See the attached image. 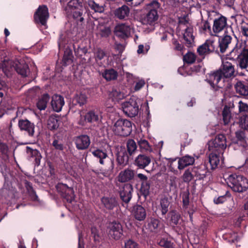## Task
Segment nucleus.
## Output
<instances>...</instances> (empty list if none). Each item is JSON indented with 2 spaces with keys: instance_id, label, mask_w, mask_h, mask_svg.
<instances>
[{
  "instance_id": "60",
  "label": "nucleus",
  "mask_w": 248,
  "mask_h": 248,
  "mask_svg": "<svg viewBox=\"0 0 248 248\" xmlns=\"http://www.w3.org/2000/svg\"><path fill=\"white\" fill-rule=\"evenodd\" d=\"M226 201V197L225 196H222L216 198L214 200V202L216 204L222 203Z\"/></svg>"
},
{
  "instance_id": "32",
  "label": "nucleus",
  "mask_w": 248,
  "mask_h": 248,
  "mask_svg": "<svg viewBox=\"0 0 248 248\" xmlns=\"http://www.w3.org/2000/svg\"><path fill=\"white\" fill-rule=\"evenodd\" d=\"M160 228V221L158 219L152 218L148 224V229L151 232H156Z\"/></svg>"
},
{
  "instance_id": "43",
  "label": "nucleus",
  "mask_w": 248,
  "mask_h": 248,
  "mask_svg": "<svg viewBox=\"0 0 248 248\" xmlns=\"http://www.w3.org/2000/svg\"><path fill=\"white\" fill-rule=\"evenodd\" d=\"M126 146L127 151L130 155L134 154L137 150V144L133 140H129L127 142Z\"/></svg>"
},
{
  "instance_id": "49",
  "label": "nucleus",
  "mask_w": 248,
  "mask_h": 248,
  "mask_svg": "<svg viewBox=\"0 0 248 248\" xmlns=\"http://www.w3.org/2000/svg\"><path fill=\"white\" fill-rule=\"evenodd\" d=\"M200 31L203 33L211 32V27L208 21H203L201 23L200 27Z\"/></svg>"
},
{
  "instance_id": "23",
  "label": "nucleus",
  "mask_w": 248,
  "mask_h": 248,
  "mask_svg": "<svg viewBox=\"0 0 248 248\" xmlns=\"http://www.w3.org/2000/svg\"><path fill=\"white\" fill-rule=\"evenodd\" d=\"M149 156L145 155H139L135 159V165L140 169H144L151 163Z\"/></svg>"
},
{
  "instance_id": "34",
  "label": "nucleus",
  "mask_w": 248,
  "mask_h": 248,
  "mask_svg": "<svg viewBox=\"0 0 248 248\" xmlns=\"http://www.w3.org/2000/svg\"><path fill=\"white\" fill-rule=\"evenodd\" d=\"M102 77L107 81L115 79L117 73L113 69H106L102 73Z\"/></svg>"
},
{
  "instance_id": "56",
  "label": "nucleus",
  "mask_w": 248,
  "mask_h": 248,
  "mask_svg": "<svg viewBox=\"0 0 248 248\" xmlns=\"http://www.w3.org/2000/svg\"><path fill=\"white\" fill-rule=\"evenodd\" d=\"M98 29L100 31L102 36L107 37L110 33V30L108 27L100 26Z\"/></svg>"
},
{
  "instance_id": "2",
  "label": "nucleus",
  "mask_w": 248,
  "mask_h": 248,
  "mask_svg": "<svg viewBox=\"0 0 248 248\" xmlns=\"http://www.w3.org/2000/svg\"><path fill=\"white\" fill-rule=\"evenodd\" d=\"M227 183L233 191L238 192H242L248 188V179L241 175L233 174L230 175L227 179Z\"/></svg>"
},
{
  "instance_id": "31",
  "label": "nucleus",
  "mask_w": 248,
  "mask_h": 248,
  "mask_svg": "<svg viewBox=\"0 0 248 248\" xmlns=\"http://www.w3.org/2000/svg\"><path fill=\"white\" fill-rule=\"evenodd\" d=\"M232 37L230 35H225L219 41V47L221 52H224L231 43Z\"/></svg>"
},
{
  "instance_id": "42",
  "label": "nucleus",
  "mask_w": 248,
  "mask_h": 248,
  "mask_svg": "<svg viewBox=\"0 0 248 248\" xmlns=\"http://www.w3.org/2000/svg\"><path fill=\"white\" fill-rule=\"evenodd\" d=\"M73 60V55L71 50L66 49L64 51L62 62L64 65H68L72 63Z\"/></svg>"
},
{
  "instance_id": "27",
  "label": "nucleus",
  "mask_w": 248,
  "mask_h": 248,
  "mask_svg": "<svg viewBox=\"0 0 248 248\" xmlns=\"http://www.w3.org/2000/svg\"><path fill=\"white\" fill-rule=\"evenodd\" d=\"M108 96L109 98L111 99L112 102L116 103L124 98L125 95L120 90L113 89L109 93Z\"/></svg>"
},
{
  "instance_id": "18",
  "label": "nucleus",
  "mask_w": 248,
  "mask_h": 248,
  "mask_svg": "<svg viewBox=\"0 0 248 248\" xmlns=\"http://www.w3.org/2000/svg\"><path fill=\"white\" fill-rule=\"evenodd\" d=\"M131 215L137 220L143 221L146 218V212L142 206L137 204L133 207Z\"/></svg>"
},
{
  "instance_id": "29",
  "label": "nucleus",
  "mask_w": 248,
  "mask_h": 248,
  "mask_svg": "<svg viewBox=\"0 0 248 248\" xmlns=\"http://www.w3.org/2000/svg\"><path fill=\"white\" fill-rule=\"evenodd\" d=\"M129 14V9L126 5L117 9L115 11V15L118 18L122 19L127 17Z\"/></svg>"
},
{
  "instance_id": "45",
  "label": "nucleus",
  "mask_w": 248,
  "mask_h": 248,
  "mask_svg": "<svg viewBox=\"0 0 248 248\" xmlns=\"http://www.w3.org/2000/svg\"><path fill=\"white\" fill-rule=\"evenodd\" d=\"M160 210L162 213V214L164 215H165L168 211V207L170 205V202L168 199L167 198H163L160 201Z\"/></svg>"
},
{
  "instance_id": "63",
  "label": "nucleus",
  "mask_w": 248,
  "mask_h": 248,
  "mask_svg": "<svg viewBox=\"0 0 248 248\" xmlns=\"http://www.w3.org/2000/svg\"><path fill=\"white\" fill-rule=\"evenodd\" d=\"M145 84V82L143 80H139L136 84L135 90L138 91L140 90Z\"/></svg>"
},
{
  "instance_id": "1",
  "label": "nucleus",
  "mask_w": 248,
  "mask_h": 248,
  "mask_svg": "<svg viewBox=\"0 0 248 248\" xmlns=\"http://www.w3.org/2000/svg\"><path fill=\"white\" fill-rule=\"evenodd\" d=\"M65 11L68 14L72 15L77 21L82 22L84 20L82 14L87 10L86 7L79 0H71L65 7Z\"/></svg>"
},
{
  "instance_id": "38",
  "label": "nucleus",
  "mask_w": 248,
  "mask_h": 248,
  "mask_svg": "<svg viewBox=\"0 0 248 248\" xmlns=\"http://www.w3.org/2000/svg\"><path fill=\"white\" fill-rule=\"evenodd\" d=\"M236 92L242 95H248V87L241 82H237L235 85Z\"/></svg>"
},
{
  "instance_id": "30",
  "label": "nucleus",
  "mask_w": 248,
  "mask_h": 248,
  "mask_svg": "<svg viewBox=\"0 0 248 248\" xmlns=\"http://www.w3.org/2000/svg\"><path fill=\"white\" fill-rule=\"evenodd\" d=\"M102 203L108 209H112L117 205V202L114 198L103 197L101 199Z\"/></svg>"
},
{
  "instance_id": "47",
  "label": "nucleus",
  "mask_w": 248,
  "mask_h": 248,
  "mask_svg": "<svg viewBox=\"0 0 248 248\" xmlns=\"http://www.w3.org/2000/svg\"><path fill=\"white\" fill-rule=\"evenodd\" d=\"M169 217H170L171 223L177 225L180 218V215L175 211H172L169 213Z\"/></svg>"
},
{
  "instance_id": "40",
  "label": "nucleus",
  "mask_w": 248,
  "mask_h": 248,
  "mask_svg": "<svg viewBox=\"0 0 248 248\" xmlns=\"http://www.w3.org/2000/svg\"><path fill=\"white\" fill-rule=\"evenodd\" d=\"M138 144L142 151L151 152L152 149L147 140L141 139L138 141Z\"/></svg>"
},
{
  "instance_id": "50",
  "label": "nucleus",
  "mask_w": 248,
  "mask_h": 248,
  "mask_svg": "<svg viewBox=\"0 0 248 248\" xmlns=\"http://www.w3.org/2000/svg\"><path fill=\"white\" fill-rule=\"evenodd\" d=\"M196 56L192 52H188L184 56V61L187 63H192L195 62Z\"/></svg>"
},
{
  "instance_id": "64",
  "label": "nucleus",
  "mask_w": 248,
  "mask_h": 248,
  "mask_svg": "<svg viewBox=\"0 0 248 248\" xmlns=\"http://www.w3.org/2000/svg\"><path fill=\"white\" fill-rule=\"evenodd\" d=\"M173 44L174 46V49L177 50H181L183 48V46L179 44L176 40H173Z\"/></svg>"
},
{
  "instance_id": "62",
  "label": "nucleus",
  "mask_w": 248,
  "mask_h": 248,
  "mask_svg": "<svg viewBox=\"0 0 248 248\" xmlns=\"http://www.w3.org/2000/svg\"><path fill=\"white\" fill-rule=\"evenodd\" d=\"M53 145L57 150H63V145L61 143L57 140H55L53 142Z\"/></svg>"
},
{
  "instance_id": "4",
  "label": "nucleus",
  "mask_w": 248,
  "mask_h": 248,
  "mask_svg": "<svg viewBox=\"0 0 248 248\" xmlns=\"http://www.w3.org/2000/svg\"><path fill=\"white\" fill-rule=\"evenodd\" d=\"M112 130L116 135L127 136L132 131V124L127 120L119 119L114 124Z\"/></svg>"
},
{
  "instance_id": "10",
  "label": "nucleus",
  "mask_w": 248,
  "mask_h": 248,
  "mask_svg": "<svg viewBox=\"0 0 248 248\" xmlns=\"http://www.w3.org/2000/svg\"><path fill=\"white\" fill-rule=\"evenodd\" d=\"M215 49L214 41L212 39H208L197 48V53L198 55L204 58L205 56L212 52Z\"/></svg>"
},
{
  "instance_id": "51",
  "label": "nucleus",
  "mask_w": 248,
  "mask_h": 248,
  "mask_svg": "<svg viewBox=\"0 0 248 248\" xmlns=\"http://www.w3.org/2000/svg\"><path fill=\"white\" fill-rule=\"evenodd\" d=\"M31 154L32 157L34 158L36 164L38 166L40 163V160L42 158L41 155L39 152L37 150H31Z\"/></svg>"
},
{
  "instance_id": "19",
  "label": "nucleus",
  "mask_w": 248,
  "mask_h": 248,
  "mask_svg": "<svg viewBox=\"0 0 248 248\" xmlns=\"http://www.w3.org/2000/svg\"><path fill=\"white\" fill-rule=\"evenodd\" d=\"M132 190L133 188L131 185L128 184L124 185L119 191L121 198L124 202H129L132 197Z\"/></svg>"
},
{
  "instance_id": "48",
  "label": "nucleus",
  "mask_w": 248,
  "mask_h": 248,
  "mask_svg": "<svg viewBox=\"0 0 248 248\" xmlns=\"http://www.w3.org/2000/svg\"><path fill=\"white\" fill-rule=\"evenodd\" d=\"M222 116L224 124H228L230 122L231 116L230 108L226 106L224 108L223 110Z\"/></svg>"
},
{
  "instance_id": "41",
  "label": "nucleus",
  "mask_w": 248,
  "mask_h": 248,
  "mask_svg": "<svg viewBox=\"0 0 248 248\" xmlns=\"http://www.w3.org/2000/svg\"><path fill=\"white\" fill-rule=\"evenodd\" d=\"M87 97L83 93H77L73 98V102H76L80 106L83 105L87 102Z\"/></svg>"
},
{
  "instance_id": "22",
  "label": "nucleus",
  "mask_w": 248,
  "mask_h": 248,
  "mask_svg": "<svg viewBox=\"0 0 248 248\" xmlns=\"http://www.w3.org/2000/svg\"><path fill=\"white\" fill-rule=\"evenodd\" d=\"M75 143L78 149L84 150L89 147L90 144V140L88 136L81 135L76 138Z\"/></svg>"
},
{
  "instance_id": "6",
  "label": "nucleus",
  "mask_w": 248,
  "mask_h": 248,
  "mask_svg": "<svg viewBox=\"0 0 248 248\" xmlns=\"http://www.w3.org/2000/svg\"><path fill=\"white\" fill-rule=\"evenodd\" d=\"M227 146L226 138L224 135L219 134L215 139L208 142V149L210 152H219L223 153Z\"/></svg>"
},
{
  "instance_id": "24",
  "label": "nucleus",
  "mask_w": 248,
  "mask_h": 248,
  "mask_svg": "<svg viewBox=\"0 0 248 248\" xmlns=\"http://www.w3.org/2000/svg\"><path fill=\"white\" fill-rule=\"evenodd\" d=\"M227 25V20L225 17L221 16L216 19L214 22L213 30L215 33H219L223 30Z\"/></svg>"
},
{
  "instance_id": "58",
  "label": "nucleus",
  "mask_w": 248,
  "mask_h": 248,
  "mask_svg": "<svg viewBox=\"0 0 248 248\" xmlns=\"http://www.w3.org/2000/svg\"><path fill=\"white\" fill-rule=\"evenodd\" d=\"M159 244L161 246L165 247L166 248H170L172 247L171 243L170 241L164 238L160 240V241L159 242Z\"/></svg>"
},
{
  "instance_id": "26",
  "label": "nucleus",
  "mask_w": 248,
  "mask_h": 248,
  "mask_svg": "<svg viewBox=\"0 0 248 248\" xmlns=\"http://www.w3.org/2000/svg\"><path fill=\"white\" fill-rule=\"evenodd\" d=\"M129 157L124 148H121L117 154V161L119 164L125 166L128 162Z\"/></svg>"
},
{
  "instance_id": "55",
  "label": "nucleus",
  "mask_w": 248,
  "mask_h": 248,
  "mask_svg": "<svg viewBox=\"0 0 248 248\" xmlns=\"http://www.w3.org/2000/svg\"><path fill=\"white\" fill-rule=\"evenodd\" d=\"M92 234L94 238L95 241H99L101 239V235L99 231L95 227H92L91 229Z\"/></svg>"
},
{
  "instance_id": "14",
  "label": "nucleus",
  "mask_w": 248,
  "mask_h": 248,
  "mask_svg": "<svg viewBox=\"0 0 248 248\" xmlns=\"http://www.w3.org/2000/svg\"><path fill=\"white\" fill-rule=\"evenodd\" d=\"M218 71L221 73L224 80L225 78H230L234 76V69L233 66L227 58L222 60V68Z\"/></svg>"
},
{
  "instance_id": "52",
  "label": "nucleus",
  "mask_w": 248,
  "mask_h": 248,
  "mask_svg": "<svg viewBox=\"0 0 248 248\" xmlns=\"http://www.w3.org/2000/svg\"><path fill=\"white\" fill-rule=\"evenodd\" d=\"M239 110L240 113L244 116L248 115V105L242 101H239Z\"/></svg>"
},
{
  "instance_id": "15",
  "label": "nucleus",
  "mask_w": 248,
  "mask_h": 248,
  "mask_svg": "<svg viewBox=\"0 0 248 248\" xmlns=\"http://www.w3.org/2000/svg\"><path fill=\"white\" fill-rule=\"evenodd\" d=\"M135 176L134 171L131 169H126L120 172L117 176L116 180L117 181L116 186H119V183L128 182L134 179Z\"/></svg>"
},
{
  "instance_id": "21",
  "label": "nucleus",
  "mask_w": 248,
  "mask_h": 248,
  "mask_svg": "<svg viewBox=\"0 0 248 248\" xmlns=\"http://www.w3.org/2000/svg\"><path fill=\"white\" fill-rule=\"evenodd\" d=\"M61 188L64 190L62 192V196L67 200V202H71L75 199V195L73 189L69 187H68L66 185L62 184H59L57 186V189Z\"/></svg>"
},
{
  "instance_id": "5",
  "label": "nucleus",
  "mask_w": 248,
  "mask_h": 248,
  "mask_svg": "<svg viewBox=\"0 0 248 248\" xmlns=\"http://www.w3.org/2000/svg\"><path fill=\"white\" fill-rule=\"evenodd\" d=\"M183 20L182 19L179 21L177 28L178 32L180 35H183L184 39L188 44H191L194 40L193 29L187 21Z\"/></svg>"
},
{
  "instance_id": "28",
  "label": "nucleus",
  "mask_w": 248,
  "mask_h": 248,
  "mask_svg": "<svg viewBox=\"0 0 248 248\" xmlns=\"http://www.w3.org/2000/svg\"><path fill=\"white\" fill-rule=\"evenodd\" d=\"M194 158L189 155H185L179 158L178 168L182 170L186 167L192 165L194 162Z\"/></svg>"
},
{
  "instance_id": "36",
  "label": "nucleus",
  "mask_w": 248,
  "mask_h": 248,
  "mask_svg": "<svg viewBox=\"0 0 248 248\" xmlns=\"http://www.w3.org/2000/svg\"><path fill=\"white\" fill-rule=\"evenodd\" d=\"M49 100V97L48 94H44L39 98L37 103V107L40 110H44Z\"/></svg>"
},
{
  "instance_id": "12",
  "label": "nucleus",
  "mask_w": 248,
  "mask_h": 248,
  "mask_svg": "<svg viewBox=\"0 0 248 248\" xmlns=\"http://www.w3.org/2000/svg\"><path fill=\"white\" fill-rule=\"evenodd\" d=\"M99 112L95 110H91L87 112L85 115L80 114V118L78 124L82 126L85 125L87 123L96 122L99 118Z\"/></svg>"
},
{
  "instance_id": "57",
  "label": "nucleus",
  "mask_w": 248,
  "mask_h": 248,
  "mask_svg": "<svg viewBox=\"0 0 248 248\" xmlns=\"http://www.w3.org/2000/svg\"><path fill=\"white\" fill-rule=\"evenodd\" d=\"M108 162L109 163V166H108V169L106 171L103 172L104 175L106 177L109 176L111 175L112 170L114 168V164L113 161L111 160H109Z\"/></svg>"
},
{
  "instance_id": "8",
  "label": "nucleus",
  "mask_w": 248,
  "mask_h": 248,
  "mask_svg": "<svg viewBox=\"0 0 248 248\" xmlns=\"http://www.w3.org/2000/svg\"><path fill=\"white\" fill-rule=\"evenodd\" d=\"M205 80L211 87L216 90L218 88H222L224 86L225 81L224 78L218 71L208 74Z\"/></svg>"
},
{
  "instance_id": "35",
  "label": "nucleus",
  "mask_w": 248,
  "mask_h": 248,
  "mask_svg": "<svg viewBox=\"0 0 248 248\" xmlns=\"http://www.w3.org/2000/svg\"><path fill=\"white\" fill-rule=\"evenodd\" d=\"M60 124L59 118L54 115L50 116L47 121V126L50 130L57 129Z\"/></svg>"
},
{
  "instance_id": "33",
  "label": "nucleus",
  "mask_w": 248,
  "mask_h": 248,
  "mask_svg": "<svg viewBox=\"0 0 248 248\" xmlns=\"http://www.w3.org/2000/svg\"><path fill=\"white\" fill-rule=\"evenodd\" d=\"M197 169L186 170L182 176V179L185 182L188 183L194 177V176H198L197 174Z\"/></svg>"
},
{
  "instance_id": "54",
  "label": "nucleus",
  "mask_w": 248,
  "mask_h": 248,
  "mask_svg": "<svg viewBox=\"0 0 248 248\" xmlns=\"http://www.w3.org/2000/svg\"><path fill=\"white\" fill-rule=\"evenodd\" d=\"M240 125L242 128L248 130V115L243 116L240 118Z\"/></svg>"
},
{
  "instance_id": "9",
  "label": "nucleus",
  "mask_w": 248,
  "mask_h": 248,
  "mask_svg": "<svg viewBox=\"0 0 248 248\" xmlns=\"http://www.w3.org/2000/svg\"><path fill=\"white\" fill-rule=\"evenodd\" d=\"M230 54L231 56H237L239 65L241 68L245 69L248 67V49L244 48L241 50L236 47L231 51Z\"/></svg>"
},
{
  "instance_id": "59",
  "label": "nucleus",
  "mask_w": 248,
  "mask_h": 248,
  "mask_svg": "<svg viewBox=\"0 0 248 248\" xmlns=\"http://www.w3.org/2000/svg\"><path fill=\"white\" fill-rule=\"evenodd\" d=\"M149 49V46H145V49H144V46L142 45H140L139 46L138 49L137 50V52L139 54H144L146 53L148 49Z\"/></svg>"
},
{
  "instance_id": "39",
  "label": "nucleus",
  "mask_w": 248,
  "mask_h": 248,
  "mask_svg": "<svg viewBox=\"0 0 248 248\" xmlns=\"http://www.w3.org/2000/svg\"><path fill=\"white\" fill-rule=\"evenodd\" d=\"M93 155L99 159V162L101 164H104V160L108 157L107 153L100 149H96L92 151Z\"/></svg>"
},
{
  "instance_id": "17",
  "label": "nucleus",
  "mask_w": 248,
  "mask_h": 248,
  "mask_svg": "<svg viewBox=\"0 0 248 248\" xmlns=\"http://www.w3.org/2000/svg\"><path fill=\"white\" fill-rule=\"evenodd\" d=\"M18 124L21 131H25L30 136L34 135L35 126L33 123L27 119L20 120Z\"/></svg>"
},
{
  "instance_id": "20",
  "label": "nucleus",
  "mask_w": 248,
  "mask_h": 248,
  "mask_svg": "<svg viewBox=\"0 0 248 248\" xmlns=\"http://www.w3.org/2000/svg\"><path fill=\"white\" fill-rule=\"evenodd\" d=\"M51 105L53 109L56 112L61 111L62 107L64 105V101L62 96L54 94L52 97Z\"/></svg>"
},
{
  "instance_id": "25",
  "label": "nucleus",
  "mask_w": 248,
  "mask_h": 248,
  "mask_svg": "<svg viewBox=\"0 0 248 248\" xmlns=\"http://www.w3.org/2000/svg\"><path fill=\"white\" fill-rule=\"evenodd\" d=\"M209 155V161L211 165V169L216 168L218 165L220 159H222V155L223 153H220L219 152H211Z\"/></svg>"
},
{
  "instance_id": "61",
  "label": "nucleus",
  "mask_w": 248,
  "mask_h": 248,
  "mask_svg": "<svg viewBox=\"0 0 248 248\" xmlns=\"http://www.w3.org/2000/svg\"><path fill=\"white\" fill-rule=\"evenodd\" d=\"M8 152V147L4 143H0V155H6Z\"/></svg>"
},
{
  "instance_id": "16",
  "label": "nucleus",
  "mask_w": 248,
  "mask_h": 248,
  "mask_svg": "<svg viewBox=\"0 0 248 248\" xmlns=\"http://www.w3.org/2000/svg\"><path fill=\"white\" fill-rule=\"evenodd\" d=\"M132 29V28L128 24H119L115 27L114 33L119 37L127 38L130 35Z\"/></svg>"
},
{
  "instance_id": "3",
  "label": "nucleus",
  "mask_w": 248,
  "mask_h": 248,
  "mask_svg": "<svg viewBox=\"0 0 248 248\" xmlns=\"http://www.w3.org/2000/svg\"><path fill=\"white\" fill-rule=\"evenodd\" d=\"M159 7V3L156 0H154L148 4L146 5V9L149 11L142 19V23L149 25L154 23L158 19L157 10Z\"/></svg>"
},
{
  "instance_id": "44",
  "label": "nucleus",
  "mask_w": 248,
  "mask_h": 248,
  "mask_svg": "<svg viewBox=\"0 0 248 248\" xmlns=\"http://www.w3.org/2000/svg\"><path fill=\"white\" fill-rule=\"evenodd\" d=\"M140 190L145 197L148 196L151 190L150 183L147 181L142 182Z\"/></svg>"
},
{
  "instance_id": "13",
  "label": "nucleus",
  "mask_w": 248,
  "mask_h": 248,
  "mask_svg": "<svg viewBox=\"0 0 248 248\" xmlns=\"http://www.w3.org/2000/svg\"><path fill=\"white\" fill-rule=\"evenodd\" d=\"M34 19L36 22L45 26L49 17L48 9L46 6L43 5L39 6L34 14Z\"/></svg>"
},
{
  "instance_id": "46",
  "label": "nucleus",
  "mask_w": 248,
  "mask_h": 248,
  "mask_svg": "<svg viewBox=\"0 0 248 248\" xmlns=\"http://www.w3.org/2000/svg\"><path fill=\"white\" fill-rule=\"evenodd\" d=\"M105 56V54L103 50L100 49H98L95 52L94 56L96 62L99 65H102L103 64L101 61L103 59Z\"/></svg>"
},
{
  "instance_id": "7",
  "label": "nucleus",
  "mask_w": 248,
  "mask_h": 248,
  "mask_svg": "<svg viewBox=\"0 0 248 248\" xmlns=\"http://www.w3.org/2000/svg\"><path fill=\"white\" fill-rule=\"evenodd\" d=\"M124 112L128 116L132 117L137 115L139 112V105L137 99L135 97H131L128 101L122 104Z\"/></svg>"
},
{
  "instance_id": "53",
  "label": "nucleus",
  "mask_w": 248,
  "mask_h": 248,
  "mask_svg": "<svg viewBox=\"0 0 248 248\" xmlns=\"http://www.w3.org/2000/svg\"><path fill=\"white\" fill-rule=\"evenodd\" d=\"M124 248H139L138 244L132 239H128L124 242Z\"/></svg>"
},
{
  "instance_id": "11",
  "label": "nucleus",
  "mask_w": 248,
  "mask_h": 248,
  "mask_svg": "<svg viewBox=\"0 0 248 248\" xmlns=\"http://www.w3.org/2000/svg\"><path fill=\"white\" fill-rule=\"evenodd\" d=\"M108 229L109 237L115 240H119L123 234L122 225L119 222L115 221L110 223Z\"/></svg>"
},
{
  "instance_id": "37",
  "label": "nucleus",
  "mask_w": 248,
  "mask_h": 248,
  "mask_svg": "<svg viewBox=\"0 0 248 248\" xmlns=\"http://www.w3.org/2000/svg\"><path fill=\"white\" fill-rule=\"evenodd\" d=\"M86 5H88L91 10L95 12L102 13L104 10V8L103 6L96 3L93 0H88L86 2Z\"/></svg>"
}]
</instances>
